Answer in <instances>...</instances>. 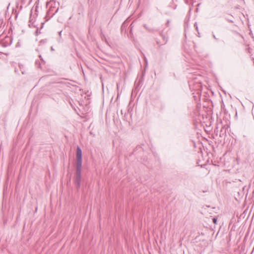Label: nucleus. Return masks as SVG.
Wrapping results in <instances>:
<instances>
[{"label":"nucleus","instance_id":"nucleus-1","mask_svg":"<svg viewBox=\"0 0 254 254\" xmlns=\"http://www.w3.org/2000/svg\"><path fill=\"white\" fill-rule=\"evenodd\" d=\"M82 163V150L79 146H77L76 149V168L74 180V184L77 189H79L80 187Z\"/></svg>","mask_w":254,"mask_h":254},{"label":"nucleus","instance_id":"nucleus-2","mask_svg":"<svg viewBox=\"0 0 254 254\" xmlns=\"http://www.w3.org/2000/svg\"><path fill=\"white\" fill-rule=\"evenodd\" d=\"M160 35L161 36V37L162 38L163 40V41L164 42V44L165 45L167 43L168 41V40H169V38L168 36H166V35H165L163 33V31H161L160 32Z\"/></svg>","mask_w":254,"mask_h":254},{"label":"nucleus","instance_id":"nucleus-3","mask_svg":"<svg viewBox=\"0 0 254 254\" xmlns=\"http://www.w3.org/2000/svg\"><path fill=\"white\" fill-rule=\"evenodd\" d=\"M58 3V4L59 5L60 4V3L58 1H52V0H50V1H47L46 3V5L47 6H48L49 5L51 7H53V4H54V6H56V3Z\"/></svg>","mask_w":254,"mask_h":254},{"label":"nucleus","instance_id":"nucleus-4","mask_svg":"<svg viewBox=\"0 0 254 254\" xmlns=\"http://www.w3.org/2000/svg\"><path fill=\"white\" fill-rule=\"evenodd\" d=\"M22 1H16V6L17 9H19V10H21L22 8V5L21 2Z\"/></svg>","mask_w":254,"mask_h":254},{"label":"nucleus","instance_id":"nucleus-5","mask_svg":"<svg viewBox=\"0 0 254 254\" xmlns=\"http://www.w3.org/2000/svg\"><path fill=\"white\" fill-rule=\"evenodd\" d=\"M33 19L32 18V12H31V14H30V19H29V22L30 23L29 24V26L30 27L31 26H34V27H36V25H34V21H33Z\"/></svg>","mask_w":254,"mask_h":254},{"label":"nucleus","instance_id":"nucleus-6","mask_svg":"<svg viewBox=\"0 0 254 254\" xmlns=\"http://www.w3.org/2000/svg\"><path fill=\"white\" fill-rule=\"evenodd\" d=\"M143 27L150 32H153L154 31L153 28L148 27L146 24H144Z\"/></svg>","mask_w":254,"mask_h":254},{"label":"nucleus","instance_id":"nucleus-7","mask_svg":"<svg viewBox=\"0 0 254 254\" xmlns=\"http://www.w3.org/2000/svg\"><path fill=\"white\" fill-rule=\"evenodd\" d=\"M156 43L158 45V49L159 50H161L162 49V47L164 44H160V42L158 40L156 41Z\"/></svg>","mask_w":254,"mask_h":254},{"label":"nucleus","instance_id":"nucleus-8","mask_svg":"<svg viewBox=\"0 0 254 254\" xmlns=\"http://www.w3.org/2000/svg\"><path fill=\"white\" fill-rule=\"evenodd\" d=\"M212 222L214 224H216L217 222V217H213L212 218Z\"/></svg>","mask_w":254,"mask_h":254},{"label":"nucleus","instance_id":"nucleus-9","mask_svg":"<svg viewBox=\"0 0 254 254\" xmlns=\"http://www.w3.org/2000/svg\"><path fill=\"white\" fill-rule=\"evenodd\" d=\"M39 1H36L35 4H36L35 6V11L37 12L38 11V4L39 3Z\"/></svg>","mask_w":254,"mask_h":254},{"label":"nucleus","instance_id":"nucleus-10","mask_svg":"<svg viewBox=\"0 0 254 254\" xmlns=\"http://www.w3.org/2000/svg\"><path fill=\"white\" fill-rule=\"evenodd\" d=\"M133 23H132L129 27V28L130 29V34L132 33V28H133Z\"/></svg>","mask_w":254,"mask_h":254},{"label":"nucleus","instance_id":"nucleus-11","mask_svg":"<svg viewBox=\"0 0 254 254\" xmlns=\"http://www.w3.org/2000/svg\"><path fill=\"white\" fill-rule=\"evenodd\" d=\"M126 27V24L125 23H124L121 27V30L123 31L124 29Z\"/></svg>","mask_w":254,"mask_h":254},{"label":"nucleus","instance_id":"nucleus-12","mask_svg":"<svg viewBox=\"0 0 254 254\" xmlns=\"http://www.w3.org/2000/svg\"><path fill=\"white\" fill-rule=\"evenodd\" d=\"M47 41V40L46 39H43V40H42L40 41V43H46Z\"/></svg>","mask_w":254,"mask_h":254},{"label":"nucleus","instance_id":"nucleus-13","mask_svg":"<svg viewBox=\"0 0 254 254\" xmlns=\"http://www.w3.org/2000/svg\"><path fill=\"white\" fill-rule=\"evenodd\" d=\"M3 23V19H0V28L2 26Z\"/></svg>","mask_w":254,"mask_h":254},{"label":"nucleus","instance_id":"nucleus-14","mask_svg":"<svg viewBox=\"0 0 254 254\" xmlns=\"http://www.w3.org/2000/svg\"><path fill=\"white\" fill-rule=\"evenodd\" d=\"M226 19L229 22H231V23H233L234 22L233 20L232 19H231L226 18Z\"/></svg>","mask_w":254,"mask_h":254},{"label":"nucleus","instance_id":"nucleus-15","mask_svg":"<svg viewBox=\"0 0 254 254\" xmlns=\"http://www.w3.org/2000/svg\"><path fill=\"white\" fill-rule=\"evenodd\" d=\"M19 67H20V69H21V73H22L23 74H24V73H25L24 70H22V68H21V65H19Z\"/></svg>","mask_w":254,"mask_h":254},{"label":"nucleus","instance_id":"nucleus-16","mask_svg":"<svg viewBox=\"0 0 254 254\" xmlns=\"http://www.w3.org/2000/svg\"><path fill=\"white\" fill-rule=\"evenodd\" d=\"M212 36H213V38H214L215 40H218V39L216 37L215 35L213 33L212 34Z\"/></svg>","mask_w":254,"mask_h":254},{"label":"nucleus","instance_id":"nucleus-17","mask_svg":"<svg viewBox=\"0 0 254 254\" xmlns=\"http://www.w3.org/2000/svg\"><path fill=\"white\" fill-rule=\"evenodd\" d=\"M194 26L195 27L196 30H198V27H197L196 23H195L194 24Z\"/></svg>","mask_w":254,"mask_h":254},{"label":"nucleus","instance_id":"nucleus-18","mask_svg":"<svg viewBox=\"0 0 254 254\" xmlns=\"http://www.w3.org/2000/svg\"><path fill=\"white\" fill-rule=\"evenodd\" d=\"M38 33H39L38 29H37L36 31V35H37L38 34ZM39 33H40V32H39Z\"/></svg>","mask_w":254,"mask_h":254},{"label":"nucleus","instance_id":"nucleus-19","mask_svg":"<svg viewBox=\"0 0 254 254\" xmlns=\"http://www.w3.org/2000/svg\"><path fill=\"white\" fill-rule=\"evenodd\" d=\"M41 24H42V26H41V29L43 28V25H44V22H42V23H41Z\"/></svg>","mask_w":254,"mask_h":254},{"label":"nucleus","instance_id":"nucleus-20","mask_svg":"<svg viewBox=\"0 0 254 254\" xmlns=\"http://www.w3.org/2000/svg\"><path fill=\"white\" fill-rule=\"evenodd\" d=\"M51 51H54L55 50H54V49L53 48V47H51Z\"/></svg>","mask_w":254,"mask_h":254},{"label":"nucleus","instance_id":"nucleus-21","mask_svg":"<svg viewBox=\"0 0 254 254\" xmlns=\"http://www.w3.org/2000/svg\"><path fill=\"white\" fill-rule=\"evenodd\" d=\"M169 22H170V21H169V20H167V23H166V24H167V26H168V25H169Z\"/></svg>","mask_w":254,"mask_h":254},{"label":"nucleus","instance_id":"nucleus-22","mask_svg":"<svg viewBox=\"0 0 254 254\" xmlns=\"http://www.w3.org/2000/svg\"><path fill=\"white\" fill-rule=\"evenodd\" d=\"M39 57L40 58L41 60H42V61L44 62V60H43V59H42V58L41 55H40V56H39Z\"/></svg>","mask_w":254,"mask_h":254},{"label":"nucleus","instance_id":"nucleus-23","mask_svg":"<svg viewBox=\"0 0 254 254\" xmlns=\"http://www.w3.org/2000/svg\"><path fill=\"white\" fill-rule=\"evenodd\" d=\"M15 72H18V70L15 69Z\"/></svg>","mask_w":254,"mask_h":254},{"label":"nucleus","instance_id":"nucleus-24","mask_svg":"<svg viewBox=\"0 0 254 254\" xmlns=\"http://www.w3.org/2000/svg\"><path fill=\"white\" fill-rule=\"evenodd\" d=\"M61 33H62V31H60V32H59V35H60V36L61 35Z\"/></svg>","mask_w":254,"mask_h":254},{"label":"nucleus","instance_id":"nucleus-25","mask_svg":"<svg viewBox=\"0 0 254 254\" xmlns=\"http://www.w3.org/2000/svg\"><path fill=\"white\" fill-rule=\"evenodd\" d=\"M71 39H73V36H71Z\"/></svg>","mask_w":254,"mask_h":254},{"label":"nucleus","instance_id":"nucleus-26","mask_svg":"<svg viewBox=\"0 0 254 254\" xmlns=\"http://www.w3.org/2000/svg\"><path fill=\"white\" fill-rule=\"evenodd\" d=\"M186 1L187 2V3H188V2H189V1H188V0H187V1Z\"/></svg>","mask_w":254,"mask_h":254},{"label":"nucleus","instance_id":"nucleus-27","mask_svg":"<svg viewBox=\"0 0 254 254\" xmlns=\"http://www.w3.org/2000/svg\"><path fill=\"white\" fill-rule=\"evenodd\" d=\"M41 64H39V66H40Z\"/></svg>","mask_w":254,"mask_h":254},{"label":"nucleus","instance_id":"nucleus-28","mask_svg":"<svg viewBox=\"0 0 254 254\" xmlns=\"http://www.w3.org/2000/svg\"><path fill=\"white\" fill-rule=\"evenodd\" d=\"M58 10V8L57 9L56 12H57Z\"/></svg>","mask_w":254,"mask_h":254}]
</instances>
